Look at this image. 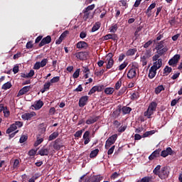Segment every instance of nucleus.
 Here are the masks:
<instances>
[{
	"label": "nucleus",
	"mask_w": 182,
	"mask_h": 182,
	"mask_svg": "<svg viewBox=\"0 0 182 182\" xmlns=\"http://www.w3.org/2000/svg\"><path fill=\"white\" fill-rule=\"evenodd\" d=\"M156 109H157V102H151L147 110L144 114V116L148 117V119H150L151 115L154 113V112H156Z\"/></svg>",
	"instance_id": "f257e3e1"
},
{
	"label": "nucleus",
	"mask_w": 182,
	"mask_h": 182,
	"mask_svg": "<svg viewBox=\"0 0 182 182\" xmlns=\"http://www.w3.org/2000/svg\"><path fill=\"white\" fill-rule=\"evenodd\" d=\"M151 50H146L145 51H142V54L141 55V62L142 63V66H146L147 65V60L149 58H151Z\"/></svg>",
	"instance_id": "f03ea898"
},
{
	"label": "nucleus",
	"mask_w": 182,
	"mask_h": 182,
	"mask_svg": "<svg viewBox=\"0 0 182 182\" xmlns=\"http://www.w3.org/2000/svg\"><path fill=\"white\" fill-rule=\"evenodd\" d=\"M137 72H139V67L137 65H132V68L129 69L127 73V78L134 79L137 75Z\"/></svg>",
	"instance_id": "7ed1b4c3"
},
{
	"label": "nucleus",
	"mask_w": 182,
	"mask_h": 182,
	"mask_svg": "<svg viewBox=\"0 0 182 182\" xmlns=\"http://www.w3.org/2000/svg\"><path fill=\"white\" fill-rule=\"evenodd\" d=\"M117 140V134H114L112 136H109L105 142V149L108 150V149L112 145L116 143Z\"/></svg>",
	"instance_id": "20e7f679"
},
{
	"label": "nucleus",
	"mask_w": 182,
	"mask_h": 182,
	"mask_svg": "<svg viewBox=\"0 0 182 182\" xmlns=\"http://www.w3.org/2000/svg\"><path fill=\"white\" fill-rule=\"evenodd\" d=\"M169 174L170 171H168V168L166 166H164L161 168L158 176L159 177V178H161V180H166V178H168Z\"/></svg>",
	"instance_id": "39448f33"
},
{
	"label": "nucleus",
	"mask_w": 182,
	"mask_h": 182,
	"mask_svg": "<svg viewBox=\"0 0 182 182\" xmlns=\"http://www.w3.org/2000/svg\"><path fill=\"white\" fill-rule=\"evenodd\" d=\"M102 180H103V176L100 175H94L86 178L84 182H100Z\"/></svg>",
	"instance_id": "423d86ee"
},
{
	"label": "nucleus",
	"mask_w": 182,
	"mask_h": 182,
	"mask_svg": "<svg viewBox=\"0 0 182 182\" xmlns=\"http://www.w3.org/2000/svg\"><path fill=\"white\" fill-rule=\"evenodd\" d=\"M174 151L171 147H167L165 150L161 151L160 156L161 157H167V156H173Z\"/></svg>",
	"instance_id": "0eeeda50"
},
{
	"label": "nucleus",
	"mask_w": 182,
	"mask_h": 182,
	"mask_svg": "<svg viewBox=\"0 0 182 182\" xmlns=\"http://www.w3.org/2000/svg\"><path fill=\"white\" fill-rule=\"evenodd\" d=\"M53 147L54 150H60L62 147H63V144L62 143V139L60 138H58L55 139L53 142Z\"/></svg>",
	"instance_id": "6e6552de"
},
{
	"label": "nucleus",
	"mask_w": 182,
	"mask_h": 182,
	"mask_svg": "<svg viewBox=\"0 0 182 182\" xmlns=\"http://www.w3.org/2000/svg\"><path fill=\"white\" fill-rule=\"evenodd\" d=\"M105 89V85H95L92 87V89L89 91L88 95H93V93H96V92H102Z\"/></svg>",
	"instance_id": "1a4fd4ad"
},
{
	"label": "nucleus",
	"mask_w": 182,
	"mask_h": 182,
	"mask_svg": "<svg viewBox=\"0 0 182 182\" xmlns=\"http://www.w3.org/2000/svg\"><path fill=\"white\" fill-rule=\"evenodd\" d=\"M52 42V37L50 36H47L43 38L40 43L38 44L39 48H42V46H45V45H48Z\"/></svg>",
	"instance_id": "9d476101"
},
{
	"label": "nucleus",
	"mask_w": 182,
	"mask_h": 182,
	"mask_svg": "<svg viewBox=\"0 0 182 182\" xmlns=\"http://www.w3.org/2000/svg\"><path fill=\"white\" fill-rule=\"evenodd\" d=\"M31 89H32V85L23 87L18 91L17 97H19V96H23V95H26V93H28Z\"/></svg>",
	"instance_id": "9b49d317"
},
{
	"label": "nucleus",
	"mask_w": 182,
	"mask_h": 182,
	"mask_svg": "<svg viewBox=\"0 0 182 182\" xmlns=\"http://www.w3.org/2000/svg\"><path fill=\"white\" fill-rule=\"evenodd\" d=\"M89 100V97L85 95V96H82L80 98L79 100V107H85V106H86V105H87V101Z\"/></svg>",
	"instance_id": "f8f14e48"
},
{
	"label": "nucleus",
	"mask_w": 182,
	"mask_h": 182,
	"mask_svg": "<svg viewBox=\"0 0 182 182\" xmlns=\"http://www.w3.org/2000/svg\"><path fill=\"white\" fill-rule=\"evenodd\" d=\"M160 153H161V149H158L155 150L152 154L149 156V160L150 161L154 160V159H157V157H160Z\"/></svg>",
	"instance_id": "ddd939ff"
},
{
	"label": "nucleus",
	"mask_w": 182,
	"mask_h": 182,
	"mask_svg": "<svg viewBox=\"0 0 182 182\" xmlns=\"http://www.w3.org/2000/svg\"><path fill=\"white\" fill-rule=\"evenodd\" d=\"M180 55L176 54L172 58L168 60L169 66H173V65H177L178 63V60H180Z\"/></svg>",
	"instance_id": "4468645a"
},
{
	"label": "nucleus",
	"mask_w": 182,
	"mask_h": 182,
	"mask_svg": "<svg viewBox=\"0 0 182 182\" xmlns=\"http://www.w3.org/2000/svg\"><path fill=\"white\" fill-rule=\"evenodd\" d=\"M100 117L99 116H93V117H90L87 120H86V124H93L94 123H96L97 120H99Z\"/></svg>",
	"instance_id": "2eb2a0df"
},
{
	"label": "nucleus",
	"mask_w": 182,
	"mask_h": 182,
	"mask_svg": "<svg viewBox=\"0 0 182 182\" xmlns=\"http://www.w3.org/2000/svg\"><path fill=\"white\" fill-rule=\"evenodd\" d=\"M157 68L154 66H151V68L149 69V79H153L155 76L156 74L157 73Z\"/></svg>",
	"instance_id": "dca6fc26"
},
{
	"label": "nucleus",
	"mask_w": 182,
	"mask_h": 182,
	"mask_svg": "<svg viewBox=\"0 0 182 182\" xmlns=\"http://www.w3.org/2000/svg\"><path fill=\"white\" fill-rule=\"evenodd\" d=\"M36 114L34 112H30V113H25L21 115V119L23 120H29L30 119H32L33 116H35Z\"/></svg>",
	"instance_id": "f3484780"
},
{
	"label": "nucleus",
	"mask_w": 182,
	"mask_h": 182,
	"mask_svg": "<svg viewBox=\"0 0 182 182\" xmlns=\"http://www.w3.org/2000/svg\"><path fill=\"white\" fill-rule=\"evenodd\" d=\"M90 136V132L89 131H86L82 136V139L85 140L84 144H89L90 142V138L89 137Z\"/></svg>",
	"instance_id": "a211bd4d"
},
{
	"label": "nucleus",
	"mask_w": 182,
	"mask_h": 182,
	"mask_svg": "<svg viewBox=\"0 0 182 182\" xmlns=\"http://www.w3.org/2000/svg\"><path fill=\"white\" fill-rule=\"evenodd\" d=\"M32 107H34L35 110H39L43 107V101L39 100Z\"/></svg>",
	"instance_id": "6ab92c4d"
},
{
	"label": "nucleus",
	"mask_w": 182,
	"mask_h": 182,
	"mask_svg": "<svg viewBox=\"0 0 182 182\" xmlns=\"http://www.w3.org/2000/svg\"><path fill=\"white\" fill-rule=\"evenodd\" d=\"M75 58L77 59H80V60H85L87 56L86 53L84 52H78L75 54Z\"/></svg>",
	"instance_id": "aec40b11"
},
{
	"label": "nucleus",
	"mask_w": 182,
	"mask_h": 182,
	"mask_svg": "<svg viewBox=\"0 0 182 182\" xmlns=\"http://www.w3.org/2000/svg\"><path fill=\"white\" fill-rule=\"evenodd\" d=\"M87 43L85 41H80L76 44V48L77 49H87Z\"/></svg>",
	"instance_id": "412c9836"
},
{
	"label": "nucleus",
	"mask_w": 182,
	"mask_h": 182,
	"mask_svg": "<svg viewBox=\"0 0 182 182\" xmlns=\"http://www.w3.org/2000/svg\"><path fill=\"white\" fill-rule=\"evenodd\" d=\"M156 8V3H152L147 9L145 14L148 16V18H150L151 16V10L154 9Z\"/></svg>",
	"instance_id": "4be33fe9"
},
{
	"label": "nucleus",
	"mask_w": 182,
	"mask_h": 182,
	"mask_svg": "<svg viewBox=\"0 0 182 182\" xmlns=\"http://www.w3.org/2000/svg\"><path fill=\"white\" fill-rule=\"evenodd\" d=\"M109 39H112V41H116L117 39V35L115 33L113 34H107L104 36V41H109Z\"/></svg>",
	"instance_id": "5701e85b"
},
{
	"label": "nucleus",
	"mask_w": 182,
	"mask_h": 182,
	"mask_svg": "<svg viewBox=\"0 0 182 182\" xmlns=\"http://www.w3.org/2000/svg\"><path fill=\"white\" fill-rule=\"evenodd\" d=\"M106 63V69H112V68H113V66L114 65V60L113 59H107L105 63Z\"/></svg>",
	"instance_id": "b1692460"
},
{
	"label": "nucleus",
	"mask_w": 182,
	"mask_h": 182,
	"mask_svg": "<svg viewBox=\"0 0 182 182\" xmlns=\"http://www.w3.org/2000/svg\"><path fill=\"white\" fill-rule=\"evenodd\" d=\"M50 82L48 81L47 82H45L43 85V88L41 90V93H45L46 90H49L50 89Z\"/></svg>",
	"instance_id": "393cba45"
},
{
	"label": "nucleus",
	"mask_w": 182,
	"mask_h": 182,
	"mask_svg": "<svg viewBox=\"0 0 182 182\" xmlns=\"http://www.w3.org/2000/svg\"><path fill=\"white\" fill-rule=\"evenodd\" d=\"M38 154H40V156H48L49 155V149L42 148L40 151H38Z\"/></svg>",
	"instance_id": "a878e982"
},
{
	"label": "nucleus",
	"mask_w": 182,
	"mask_h": 182,
	"mask_svg": "<svg viewBox=\"0 0 182 182\" xmlns=\"http://www.w3.org/2000/svg\"><path fill=\"white\" fill-rule=\"evenodd\" d=\"M163 65V60L161 58H159L157 61H156L154 63V65L156 69H160V68H161V66Z\"/></svg>",
	"instance_id": "bb28decb"
},
{
	"label": "nucleus",
	"mask_w": 182,
	"mask_h": 182,
	"mask_svg": "<svg viewBox=\"0 0 182 182\" xmlns=\"http://www.w3.org/2000/svg\"><path fill=\"white\" fill-rule=\"evenodd\" d=\"M18 129V127H16L15 125L11 124L9 128H8L6 131V134H11V133H14L15 130Z\"/></svg>",
	"instance_id": "cd10ccee"
},
{
	"label": "nucleus",
	"mask_w": 182,
	"mask_h": 182,
	"mask_svg": "<svg viewBox=\"0 0 182 182\" xmlns=\"http://www.w3.org/2000/svg\"><path fill=\"white\" fill-rule=\"evenodd\" d=\"M136 52H137L136 48H130L127 51L126 55L127 56H134V55L136 54Z\"/></svg>",
	"instance_id": "c85d7f7f"
},
{
	"label": "nucleus",
	"mask_w": 182,
	"mask_h": 182,
	"mask_svg": "<svg viewBox=\"0 0 182 182\" xmlns=\"http://www.w3.org/2000/svg\"><path fill=\"white\" fill-rule=\"evenodd\" d=\"M58 136H59V132H54L49 136L48 141H52V140H55V139H56Z\"/></svg>",
	"instance_id": "c756f323"
},
{
	"label": "nucleus",
	"mask_w": 182,
	"mask_h": 182,
	"mask_svg": "<svg viewBox=\"0 0 182 182\" xmlns=\"http://www.w3.org/2000/svg\"><path fill=\"white\" fill-rule=\"evenodd\" d=\"M156 50H157L156 53H158L161 56H163V55H164V53H166V52H167V50H168V48L167 47H164L163 48H160Z\"/></svg>",
	"instance_id": "7c9ffc66"
},
{
	"label": "nucleus",
	"mask_w": 182,
	"mask_h": 182,
	"mask_svg": "<svg viewBox=\"0 0 182 182\" xmlns=\"http://www.w3.org/2000/svg\"><path fill=\"white\" fill-rule=\"evenodd\" d=\"M101 25L102 23H100V22H96L92 28V32H96V31H99V29H100Z\"/></svg>",
	"instance_id": "2f4dec72"
},
{
	"label": "nucleus",
	"mask_w": 182,
	"mask_h": 182,
	"mask_svg": "<svg viewBox=\"0 0 182 182\" xmlns=\"http://www.w3.org/2000/svg\"><path fill=\"white\" fill-rule=\"evenodd\" d=\"M173 69L171 67L166 65L164 69V76H168L169 73H171Z\"/></svg>",
	"instance_id": "473e14b6"
},
{
	"label": "nucleus",
	"mask_w": 182,
	"mask_h": 182,
	"mask_svg": "<svg viewBox=\"0 0 182 182\" xmlns=\"http://www.w3.org/2000/svg\"><path fill=\"white\" fill-rule=\"evenodd\" d=\"M40 137H41L40 134L37 135V140L34 143V147H38V146H39V144H41L43 142V138L40 139Z\"/></svg>",
	"instance_id": "72a5a7b5"
},
{
	"label": "nucleus",
	"mask_w": 182,
	"mask_h": 182,
	"mask_svg": "<svg viewBox=\"0 0 182 182\" xmlns=\"http://www.w3.org/2000/svg\"><path fill=\"white\" fill-rule=\"evenodd\" d=\"M141 29H143L142 26H139L136 28L134 32V36H135L134 41H136V39L139 38V36H140V34H139V32H141Z\"/></svg>",
	"instance_id": "f704fd0d"
},
{
	"label": "nucleus",
	"mask_w": 182,
	"mask_h": 182,
	"mask_svg": "<svg viewBox=\"0 0 182 182\" xmlns=\"http://www.w3.org/2000/svg\"><path fill=\"white\" fill-rule=\"evenodd\" d=\"M97 154H99V149L92 151L90 154V159H95V157H97Z\"/></svg>",
	"instance_id": "c9c22d12"
},
{
	"label": "nucleus",
	"mask_w": 182,
	"mask_h": 182,
	"mask_svg": "<svg viewBox=\"0 0 182 182\" xmlns=\"http://www.w3.org/2000/svg\"><path fill=\"white\" fill-rule=\"evenodd\" d=\"M11 87L12 84L11 83V82H7L2 85L1 89H3L4 90H8V89H11Z\"/></svg>",
	"instance_id": "e433bc0d"
},
{
	"label": "nucleus",
	"mask_w": 182,
	"mask_h": 182,
	"mask_svg": "<svg viewBox=\"0 0 182 182\" xmlns=\"http://www.w3.org/2000/svg\"><path fill=\"white\" fill-rule=\"evenodd\" d=\"M121 112H122V109H120V108L114 111L112 113V117H114V119H117V117H119V116H120Z\"/></svg>",
	"instance_id": "4c0bfd02"
},
{
	"label": "nucleus",
	"mask_w": 182,
	"mask_h": 182,
	"mask_svg": "<svg viewBox=\"0 0 182 182\" xmlns=\"http://www.w3.org/2000/svg\"><path fill=\"white\" fill-rule=\"evenodd\" d=\"M161 171V165H158L154 169L153 173H154V174H155V176H159L160 174V171Z\"/></svg>",
	"instance_id": "58836bf2"
},
{
	"label": "nucleus",
	"mask_w": 182,
	"mask_h": 182,
	"mask_svg": "<svg viewBox=\"0 0 182 182\" xmlns=\"http://www.w3.org/2000/svg\"><path fill=\"white\" fill-rule=\"evenodd\" d=\"M104 92H105V95H113V93L114 92V88L107 87V88H105Z\"/></svg>",
	"instance_id": "ea45409f"
},
{
	"label": "nucleus",
	"mask_w": 182,
	"mask_h": 182,
	"mask_svg": "<svg viewBox=\"0 0 182 182\" xmlns=\"http://www.w3.org/2000/svg\"><path fill=\"white\" fill-rule=\"evenodd\" d=\"M164 90V86L163 85H159L155 88V93L156 95H159V93H161Z\"/></svg>",
	"instance_id": "a19ab883"
},
{
	"label": "nucleus",
	"mask_w": 182,
	"mask_h": 182,
	"mask_svg": "<svg viewBox=\"0 0 182 182\" xmlns=\"http://www.w3.org/2000/svg\"><path fill=\"white\" fill-rule=\"evenodd\" d=\"M154 133H156V131H154V130H151V131L146 132L142 135V137H143V139H144L146 137H149V136H153V134H154Z\"/></svg>",
	"instance_id": "79ce46f5"
},
{
	"label": "nucleus",
	"mask_w": 182,
	"mask_h": 182,
	"mask_svg": "<svg viewBox=\"0 0 182 182\" xmlns=\"http://www.w3.org/2000/svg\"><path fill=\"white\" fill-rule=\"evenodd\" d=\"M153 176H144L141 180L138 181L137 182H151Z\"/></svg>",
	"instance_id": "37998d69"
},
{
	"label": "nucleus",
	"mask_w": 182,
	"mask_h": 182,
	"mask_svg": "<svg viewBox=\"0 0 182 182\" xmlns=\"http://www.w3.org/2000/svg\"><path fill=\"white\" fill-rule=\"evenodd\" d=\"M82 13L84 14L83 15L84 21H87V19H89V17L90 16V11H86V10H83Z\"/></svg>",
	"instance_id": "c03bdc74"
},
{
	"label": "nucleus",
	"mask_w": 182,
	"mask_h": 182,
	"mask_svg": "<svg viewBox=\"0 0 182 182\" xmlns=\"http://www.w3.org/2000/svg\"><path fill=\"white\" fill-rule=\"evenodd\" d=\"M130 112H132V109L130 108V107H122V112L124 113V114H129Z\"/></svg>",
	"instance_id": "a18cd8bd"
},
{
	"label": "nucleus",
	"mask_w": 182,
	"mask_h": 182,
	"mask_svg": "<svg viewBox=\"0 0 182 182\" xmlns=\"http://www.w3.org/2000/svg\"><path fill=\"white\" fill-rule=\"evenodd\" d=\"M163 48H164V41H161L159 43H158L156 49L159 50V49H163Z\"/></svg>",
	"instance_id": "49530a36"
},
{
	"label": "nucleus",
	"mask_w": 182,
	"mask_h": 182,
	"mask_svg": "<svg viewBox=\"0 0 182 182\" xmlns=\"http://www.w3.org/2000/svg\"><path fill=\"white\" fill-rule=\"evenodd\" d=\"M60 80V77L59 76H56L53 77L50 80V83H58V82H59Z\"/></svg>",
	"instance_id": "de8ad7c7"
},
{
	"label": "nucleus",
	"mask_w": 182,
	"mask_h": 182,
	"mask_svg": "<svg viewBox=\"0 0 182 182\" xmlns=\"http://www.w3.org/2000/svg\"><path fill=\"white\" fill-rule=\"evenodd\" d=\"M3 113L5 117H9V114H11V112H9V109H8V107H5Z\"/></svg>",
	"instance_id": "09e8293b"
},
{
	"label": "nucleus",
	"mask_w": 182,
	"mask_h": 182,
	"mask_svg": "<svg viewBox=\"0 0 182 182\" xmlns=\"http://www.w3.org/2000/svg\"><path fill=\"white\" fill-rule=\"evenodd\" d=\"M79 73H80V68H77L75 73L73 75V77L74 79H77V77H79Z\"/></svg>",
	"instance_id": "8fccbe9b"
},
{
	"label": "nucleus",
	"mask_w": 182,
	"mask_h": 182,
	"mask_svg": "<svg viewBox=\"0 0 182 182\" xmlns=\"http://www.w3.org/2000/svg\"><path fill=\"white\" fill-rule=\"evenodd\" d=\"M28 140V135H21L19 139V143H25Z\"/></svg>",
	"instance_id": "3c124183"
},
{
	"label": "nucleus",
	"mask_w": 182,
	"mask_h": 182,
	"mask_svg": "<svg viewBox=\"0 0 182 182\" xmlns=\"http://www.w3.org/2000/svg\"><path fill=\"white\" fill-rule=\"evenodd\" d=\"M120 87H122V80H119L115 83L114 88L116 89V90H119V89H120Z\"/></svg>",
	"instance_id": "603ef678"
},
{
	"label": "nucleus",
	"mask_w": 182,
	"mask_h": 182,
	"mask_svg": "<svg viewBox=\"0 0 182 182\" xmlns=\"http://www.w3.org/2000/svg\"><path fill=\"white\" fill-rule=\"evenodd\" d=\"M19 167V159H15L13 165L14 170H16Z\"/></svg>",
	"instance_id": "864d4df0"
},
{
	"label": "nucleus",
	"mask_w": 182,
	"mask_h": 182,
	"mask_svg": "<svg viewBox=\"0 0 182 182\" xmlns=\"http://www.w3.org/2000/svg\"><path fill=\"white\" fill-rule=\"evenodd\" d=\"M95 4H91L85 8L84 10L86 11V12H90V11H93L95 9Z\"/></svg>",
	"instance_id": "5fc2aeb1"
},
{
	"label": "nucleus",
	"mask_w": 182,
	"mask_h": 182,
	"mask_svg": "<svg viewBox=\"0 0 182 182\" xmlns=\"http://www.w3.org/2000/svg\"><path fill=\"white\" fill-rule=\"evenodd\" d=\"M139 93L136 92H134L132 95H131V99L132 100H136V99H139Z\"/></svg>",
	"instance_id": "6e6d98bb"
},
{
	"label": "nucleus",
	"mask_w": 182,
	"mask_h": 182,
	"mask_svg": "<svg viewBox=\"0 0 182 182\" xmlns=\"http://www.w3.org/2000/svg\"><path fill=\"white\" fill-rule=\"evenodd\" d=\"M117 24H114L111 27L110 32H112V33H116V32L117 31Z\"/></svg>",
	"instance_id": "4d7b16f0"
},
{
	"label": "nucleus",
	"mask_w": 182,
	"mask_h": 182,
	"mask_svg": "<svg viewBox=\"0 0 182 182\" xmlns=\"http://www.w3.org/2000/svg\"><path fill=\"white\" fill-rule=\"evenodd\" d=\"M41 62H36L35 64H34V66H33V69L35 70H39V69H41Z\"/></svg>",
	"instance_id": "13d9d810"
},
{
	"label": "nucleus",
	"mask_w": 182,
	"mask_h": 182,
	"mask_svg": "<svg viewBox=\"0 0 182 182\" xmlns=\"http://www.w3.org/2000/svg\"><path fill=\"white\" fill-rule=\"evenodd\" d=\"M48 63V58H44L40 62V65L41 68H45V65Z\"/></svg>",
	"instance_id": "bf43d9fd"
},
{
	"label": "nucleus",
	"mask_w": 182,
	"mask_h": 182,
	"mask_svg": "<svg viewBox=\"0 0 182 182\" xmlns=\"http://www.w3.org/2000/svg\"><path fill=\"white\" fill-rule=\"evenodd\" d=\"M13 125H15L16 127H22L23 126V122L21 121H16L15 123L12 124Z\"/></svg>",
	"instance_id": "052dcab7"
},
{
	"label": "nucleus",
	"mask_w": 182,
	"mask_h": 182,
	"mask_svg": "<svg viewBox=\"0 0 182 182\" xmlns=\"http://www.w3.org/2000/svg\"><path fill=\"white\" fill-rule=\"evenodd\" d=\"M128 63L127 62H124L119 66V70H123L127 66Z\"/></svg>",
	"instance_id": "680f3d73"
},
{
	"label": "nucleus",
	"mask_w": 182,
	"mask_h": 182,
	"mask_svg": "<svg viewBox=\"0 0 182 182\" xmlns=\"http://www.w3.org/2000/svg\"><path fill=\"white\" fill-rule=\"evenodd\" d=\"M68 35H69V31H65L60 36V38L63 39H65V38H66V36H68Z\"/></svg>",
	"instance_id": "e2e57ef3"
},
{
	"label": "nucleus",
	"mask_w": 182,
	"mask_h": 182,
	"mask_svg": "<svg viewBox=\"0 0 182 182\" xmlns=\"http://www.w3.org/2000/svg\"><path fill=\"white\" fill-rule=\"evenodd\" d=\"M119 5V6L127 7V1L126 0H120Z\"/></svg>",
	"instance_id": "0e129e2a"
},
{
	"label": "nucleus",
	"mask_w": 182,
	"mask_h": 182,
	"mask_svg": "<svg viewBox=\"0 0 182 182\" xmlns=\"http://www.w3.org/2000/svg\"><path fill=\"white\" fill-rule=\"evenodd\" d=\"M152 44H153V41L149 40L148 42L144 43V48H145V49H147V48L151 46V45H152Z\"/></svg>",
	"instance_id": "69168bd1"
},
{
	"label": "nucleus",
	"mask_w": 182,
	"mask_h": 182,
	"mask_svg": "<svg viewBox=\"0 0 182 182\" xmlns=\"http://www.w3.org/2000/svg\"><path fill=\"white\" fill-rule=\"evenodd\" d=\"M126 90H127V87H123L118 92V96H122V95H123Z\"/></svg>",
	"instance_id": "338daca9"
},
{
	"label": "nucleus",
	"mask_w": 182,
	"mask_h": 182,
	"mask_svg": "<svg viewBox=\"0 0 182 182\" xmlns=\"http://www.w3.org/2000/svg\"><path fill=\"white\" fill-rule=\"evenodd\" d=\"M83 133V131L80 130V131H77L75 132V134H74L75 137H82V134Z\"/></svg>",
	"instance_id": "774afa93"
}]
</instances>
